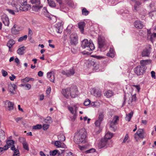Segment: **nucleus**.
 I'll return each mask as SVG.
<instances>
[{"label": "nucleus", "mask_w": 156, "mask_h": 156, "mask_svg": "<svg viewBox=\"0 0 156 156\" xmlns=\"http://www.w3.org/2000/svg\"><path fill=\"white\" fill-rule=\"evenodd\" d=\"M78 147L81 151L83 152H85L87 149L86 147L85 146H82L80 145H79Z\"/></svg>", "instance_id": "52"}, {"label": "nucleus", "mask_w": 156, "mask_h": 156, "mask_svg": "<svg viewBox=\"0 0 156 156\" xmlns=\"http://www.w3.org/2000/svg\"><path fill=\"white\" fill-rule=\"evenodd\" d=\"M63 23H64L62 21H60L56 24V31L58 33H61L62 32Z\"/></svg>", "instance_id": "9"}, {"label": "nucleus", "mask_w": 156, "mask_h": 156, "mask_svg": "<svg viewBox=\"0 0 156 156\" xmlns=\"http://www.w3.org/2000/svg\"><path fill=\"white\" fill-rule=\"evenodd\" d=\"M119 117L115 116L114 117L112 120L111 121L110 124V127L113 129V130L115 131V125L117 124V121L119 120Z\"/></svg>", "instance_id": "15"}, {"label": "nucleus", "mask_w": 156, "mask_h": 156, "mask_svg": "<svg viewBox=\"0 0 156 156\" xmlns=\"http://www.w3.org/2000/svg\"><path fill=\"white\" fill-rule=\"evenodd\" d=\"M26 49V47L23 46L17 50V53L19 55H22L24 54V51Z\"/></svg>", "instance_id": "31"}, {"label": "nucleus", "mask_w": 156, "mask_h": 156, "mask_svg": "<svg viewBox=\"0 0 156 156\" xmlns=\"http://www.w3.org/2000/svg\"><path fill=\"white\" fill-rule=\"evenodd\" d=\"M129 138V136L128 133L126 134L122 142V143H125L127 141Z\"/></svg>", "instance_id": "53"}, {"label": "nucleus", "mask_w": 156, "mask_h": 156, "mask_svg": "<svg viewBox=\"0 0 156 156\" xmlns=\"http://www.w3.org/2000/svg\"><path fill=\"white\" fill-rule=\"evenodd\" d=\"M11 149L14 151V153L13 156H19L20 152L18 149H16L14 145H13L12 147H11Z\"/></svg>", "instance_id": "29"}, {"label": "nucleus", "mask_w": 156, "mask_h": 156, "mask_svg": "<svg viewBox=\"0 0 156 156\" xmlns=\"http://www.w3.org/2000/svg\"><path fill=\"white\" fill-rule=\"evenodd\" d=\"M45 122L48 123H51L52 122L51 119L50 117H47L46 119H45Z\"/></svg>", "instance_id": "46"}, {"label": "nucleus", "mask_w": 156, "mask_h": 156, "mask_svg": "<svg viewBox=\"0 0 156 156\" xmlns=\"http://www.w3.org/2000/svg\"><path fill=\"white\" fill-rule=\"evenodd\" d=\"M136 94H134L132 96V97H131V100L129 99V100L128 101V104H131L133 102L136 101Z\"/></svg>", "instance_id": "32"}, {"label": "nucleus", "mask_w": 156, "mask_h": 156, "mask_svg": "<svg viewBox=\"0 0 156 156\" xmlns=\"http://www.w3.org/2000/svg\"><path fill=\"white\" fill-rule=\"evenodd\" d=\"M144 129H138L136 133L135 134V138H136V136L137 135L140 138H144L145 134Z\"/></svg>", "instance_id": "10"}, {"label": "nucleus", "mask_w": 156, "mask_h": 156, "mask_svg": "<svg viewBox=\"0 0 156 156\" xmlns=\"http://www.w3.org/2000/svg\"><path fill=\"white\" fill-rule=\"evenodd\" d=\"M42 7V6L40 5H34L32 6V9L34 11L37 12L40 10Z\"/></svg>", "instance_id": "30"}, {"label": "nucleus", "mask_w": 156, "mask_h": 156, "mask_svg": "<svg viewBox=\"0 0 156 156\" xmlns=\"http://www.w3.org/2000/svg\"><path fill=\"white\" fill-rule=\"evenodd\" d=\"M109 145V141L107 139L105 138L102 139L99 142L98 147L99 148H107Z\"/></svg>", "instance_id": "4"}, {"label": "nucleus", "mask_w": 156, "mask_h": 156, "mask_svg": "<svg viewBox=\"0 0 156 156\" xmlns=\"http://www.w3.org/2000/svg\"><path fill=\"white\" fill-rule=\"evenodd\" d=\"M94 151L95 149H92L87 150H86L85 152H86V153H90L91 152H94Z\"/></svg>", "instance_id": "59"}, {"label": "nucleus", "mask_w": 156, "mask_h": 156, "mask_svg": "<svg viewBox=\"0 0 156 156\" xmlns=\"http://www.w3.org/2000/svg\"><path fill=\"white\" fill-rule=\"evenodd\" d=\"M16 88V86L14 84H10L8 86V89L10 92L11 94H14V91Z\"/></svg>", "instance_id": "24"}, {"label": "nucleus", "mask_w": 156, "mask_h": 156, "mask_svg": "<svg viewBox=\"0 0 156 156\" xmlns=\"http://www.w3.org/2000/svg\"><path fill=\"white\" fill-rule=\"evenodd\" d=\"M85 25V23L84 22H80L78 23L79 28L82 32H83L84 31V28Z\"/></svg>", "instance_id": "33"}, {"label": "nucleus", "mask_w": 156, "mask_h": 156, "mask_svg": "<svg viewBox=\"0 0 156 156\" xmlns=\"http://www.w3.org/2000/svg\"><path fill=\"white\" fill-rule=\"evenodd\" d=\"M87 132L84 128H82L76 133L74 136V141L78 144L85 142Z\"/></svg>", "instance_id": "1"}, {"label": "nucleus", "mask_w": 156, "mask_h": 156, "mask_svg": "<svg viewBox=\"0 0 156 156\" xmlns=\"http://www.w3.org/2000/svg\"><path fill=\"white\" fill-rule=\"evenodd\" d=\"M113 136V134L110 132H107L105 135V138L108 140L111 138Z\"/></svg>", "instance_id": "37"}, {"label": "nucleus", "mask_w": 156, "mask_h": 156, "mask_svg": "<svg viewBox=\"0 0 156 156\" xmlns=\"http://www.w3.org/2000/svg\"><path fill=\"white\" fill-rule=\"evenodd\" d=\"M156 37V33H154L151 35H148V38L150 39V40L151 41H152V39L153 37Z\"/></svg>", "instance_id": "51"}, {"label": "nucleus", "mask_w": 156, "mask_h": 156, "mask_svg": "<svg viewBox=\"0 0 156 156\" xmlns=\"http://www.w3.org/2000/svg\"><path fill=\"white\" fill-rule=\"evenodd\" d=\"M3 23L5 26H8L9 25V21L8 17L5 14L3 15L2 17Z\"/></svg>", "instance_id": "18"}, {"label": "nucleus", "mask_w": 156, "mask_h": 156, "mask_svg": "<svg viewBox=\"0 0 156 156\" xmlns=\"http://www.w3.org/2000/svg\"><path fill=\"white\" fill-rule=\"evenodd\" d=\"M6 143L8 145L7 148H9V147L11 146H12V147L13 145H14V141L12 140H8L7 141Z\"/></svg>", "instance_id": "39"}, {"label": "nucleus", "mask_w": 156, "mask_h": 156, "mask_svg": "<svg viewBox=\"0 0 156 156\" xmlns=\"http://www.w3.org/2000/svg\"><path fill=\"white\" fill-rule=\"evenodd\" d=\"M133 86L135 87L137 90V92H140V86L139 85H133Z\"/></svg>", "instance_id": "54"}, {"label": "nucleus", "mask_w": 156, "mask_h": 156, "mask_svg": "<svg viewBox=\"0 0 156 156\" xmlns=\"http://www.w3.org/2000/svg\"><path fill=\"white\" fill-rule=\"evenodd\" d=\"M69 39L71 44L76 45L78 43V36L76 33H71L69 36Z\"/></svg>", "instance_id": "7"}, {"label": "nucleus", "mask_w": 156, "mask_h": 156, "mask_svg": "<svg viewBox=\"0 0 156 156\" xmlns=\"http://www.w3.org/2000/svg\"><path fill=\"white\" fill-rule=\"evenodd\" d=\"M42 126L41 124H37L33 126V129H41Z\"/></svg>", "instance_id": "42"}, {"label": "nucleus", "mask_w": 156, "mask_h": 156, "mask_svg": "<svg viewBox=\"0 0 156 156\" xmlns=\"http://www.w3.org/2000/svg\"><path fill=\"white\" fill-rule=\"evenodd\" d=\"M42 13L45 17L51 19V15L45 7H44L42 9Z\"/></svg>", "instance_id": "22"}, {"label": "nucleus", "mask_w": 156, "mask_h": 156, "mask_svg": "<svg viewBox=\"0 0 156 156\" xmlns=\"http://www.w3.org/2000/svg\"><path fill=\"white\" fill-rule=\"evenodd\" d=\"M70 89L67 88L66 89H63L62 90V93L63 95L66 97L67 98L69 96H70Z\"/></svg>", "instance_id": "21"}, {"label": "nucleus", "mask_w": 156, "mask_h": 156, "mask_svg": "<svg viewBox=\"0 0 156 156\" xmlns=\"http://www.w3.org/2000/svg\"><path fill=\"white\" fill-rule=\"evenodd\" d=\"M60 141L57 140L55 142V145L58 148H65L66 147V145L62 144Z\"/></svg>", "instance_id": "25"}, {"label": "nucleus", "mask_w": 156, "mask_h": 156, "mask_svg": "<svg viewBox=\"0 0 156 156\" xmlns=\"http://www.w3.org/2000/svg\"><path fill=\"white\" fill-rule=\"evenodd\" d=\"M47 77L50 81L55 83L54 75L51 72H48L47 73Z\"/></svg>", "instance_id": "23"}, {"label": "nucleus", "mask_w": 156, "mask_h": 156, "mask_svg": "<svg viewBox=\"0 0 156 156\" xmlns=\"http://www.w3.org/2000/svg\"><path fill=\"white\" fill-rule=\"evenodd\" d=\"M58 152V150H55L52 151H50L49 152V154L50 155L54 156Z\"/></svg>", "instance_id": "45"}, {"label": "nucleus", "mask_w": 156, "mask_h": 156, "mask_svg": "<svg viewBox=\"0 0 156 156\" xmlns=\"http://www.w3.org/2000/svg\"><path fill=\"white\" fill-rule=\"evenodd\" d=\"M113 95L112 92L110 90L108 91L105 94V95L108 98H110Z\"/></svg>", "instance_id": "40"}, {"label": "nucleus", "mask_w": 156, "mask_h": 156, "mask_svg": "<svg viewBox=\"0 0 156 156\" xmlns=\"http://www.w3.org/2000/svg\"><path fill=\"white\" fill-rule=\"evenodd\" d=\"M155 3L154 2H151V4H150L149 5V7L151 8V9H155Z\"/></svg>", "instance_id": "49"}, {"label": "nucleus", "mask_w": 156, "mask_h": 156, "mask_svg": "<svg viewBox=\"0 0 156 156\" xmlns=\"http://www.w3.org/2000/svg\"><path fill=\"white\" fill-rule=\"evenodd\" d=\"M66 156H74L73 154L71 152H68L66 153Z\"/></svg>", "instance_id": "63"}, {"label": "nucleus", "mask_w": 156, "mask_h": 156, "mask_svg": "<svg viewBox=\"0 0 156 156\" xmlns=\"http://www.w3.org/2000/svg\"><path fill=\"white\" fill-rule=\"evenodd\" d=\"M21 81L22 83H26L29 82V77H27L24 79H21Z\"/></svg>", "instance_id": "47"}, {"label": "nucleus", "mask_w": 156, "mask_h": 156, "mask_svg": "<svg viewBox=\"0 0 156 156\" xmlns=\"http://www.w3.org/2000/svg\"><path fill=\"white\" fill-rule=\"evenodd\" d=\"M19 140L20 142L22 143V144L26 142V139L23 137H19Z\"/></svg>", "instance_id": "48"}, {"label": "nucleus", "mask_w": 156, "mask_h": 156, "mask_svg": "<svg viewBox=\"0 0 156 156\" xmlns=\"http://www.w3.org/2000/svg\"><path fill=\"white\" fill-rule=\"evenodd\" d=\"M6 10L8 11L9 13L12 14L14 15L15 14L14 11L13 10L10 9H7Z\"/></svg>", "instance_id": "61"}, {"label": "nucleus", "mask_w": 156, "mask_h": 156, "mask_svg": "<svg viewBox=\"0 0 156 156\" xmlns=\"http://www.w3.org/2000/svg\"><path fill=\"white\" fill-rule=\"evenodd\" d=\"M22 6H20L19 8V11L20 10L23 11H27L31 9L30 5L27 4L26 0H23L21 4Z\"/></svg>", "instance_id": "6"}, {"label": "nucleus", "mask_w": 156, "mask_h": 156, "mask_svg": "<svg viewBox=\"0 0 156 156\" xmlns=\"http://www.w3.org/2000/svg\"><path fill=\"white\" fill-rule=\"evenodd\" d=\"M107 55L111 58H113L115 56V52L113 49L112 48H110L109 51L107 54Z\"/></svg>", "instance_id": "27"}, {"label": "nucleus", "mask_w": 156, "mask_h": 156, "mask_svg": "<svg viewBox=\"0 0 156 156\" xmlns=\"http://www.w3.org/2000/svg\"><path fill=\"white\" fill-rule=\"evenodd\" d=\"M5 104L6 107L7 108L8 110H12L13 109V103L9 101H5Z\"/></svg>", "instance_id": "17"}, {"label": "nucleus", "mask_w": 156, "mask_h": 156, "mask_svg": "<svg viewBox=\"0 0 156 156\" xmlns=\"http://www.w3.org/2000/svg\"><path fill=\"white\" fill-rule=\"evenodd\" d=\"M151 51V48L150 47L146 48L144 49L141 52V56L142 57H147L149 56Z\"/></svg>", "instance_id": "12"}, {"label": "nucleus", "mask_w": 156, "mask_h": 156, "mask_svg": "<svg viewBox=\"0 0 156 156\" xmlns=\"http://www.w3.org/2000/svg\"><path fill=\"white\" fill-rule=\"evenodd\" d=\"M82 14L83 15L87 16L89 14V11L85 8H83L82 11Z\"/></svg>", "instance_id": "41"}, {"label": "nucleus", "mask_w": 156, "mask_h": 156, "mask_svg": "<svg viewBox=\"0 0 156 156\" xmlns=\"http://www.w3.org/2000/svg\"><path fill=\"white\" fill-rule=\"evenodd\" d=\"M15 41L13 40H11L9 41L7 43V45L9 48V51L10 50L11 48L14 44H15Z\"/></svg>", "instance_id": "34"}, {"label": "nucleus", "mask_w": 156, "mask_h": 156, "mask_svg": "<svg viewBox=\"0 0 156 156\" xmlns=\"http://www.w3.org/2000/svg\"><path fill=\"white\" fill-rule=\"evenodd\" d=\"M98 41L99 47L102 48L105 44V39L104 37L99 36L98 38Z\"/></svg>", "instance_id": "16"}, {"label": "nucleus", "mask_w": 156, "mask_h": 156, "mask_svg": "<svg viewBox=\"0 0 156 156\" xmlns=\"http://www.w3.org/2000/svg\"><path fill=\"white\" fill-rule=\"evenodd\" d=\"M103 117L104 116L102 113H100L99 115L98 119L94 123L95 125L96 126L98 127L100 126Z\"/></svg>", "instance_id": "19"}, {"label": "nucleus", "mask_w": 156, "mask_h": 156, "mask_svg": "<svg viewBox=\"0 0 156 156\" xmlns=\"http://www.w3.org/2000/svg\"><path fill=\"white\" fill-rule=\"evenodd\" d=\"M1 72L2 73V76L4 77H5L8 75L7 72L3 69L2 70Z\"/></svg>", "instance_id": "56"}, {"label": "nucleus", "mask_w": 156, "mask_h": 156, "mask_svg": "<svg viewBox=\"0 0 156 156\" xmlns=\"http://www.w3.org/2000/svg\"><path fill=\"white\" fill-rule=\"evenodd\" d=\"M90 101L89 99H87V100H86L85 101L83 104H84V105L85 106H88V105H90Z\"/></svg>", "instance_id": "55"}, {"label": "nucleus", "mask_w": 156, "mask_h": 156, "mask_svg": "<svg viewBox=\"0 0 156 156\" xmlns=\"http://www.w3.org/2000/svg\"><path fill=\"white\" fill-rule=\"evenodd\" d=\"M23 0H13L11 2V5L15 7L16 10H15V12H18L19 11V8L20 5H21L22 2H23Z\"/></svg>", "instance_id": "3"}, {"label": "nucleus", "mask_w": 156, "mask_h": 156, "mask_svg": "<svg viewBox=\"0 0 156 156\" xmlns=\"http://www.w3.org/2000/svg\"><path fill=\"white\" fill-rule=\"evenodd\" d=\"M23 147L25 150L28 151L29 150L28 145L27 142L23 144Z\"/></svg>", "instance_id": "50"}, {"label": "nucleus", "mask_w": 156, "mask_h": 156, "mask_svg": "<svg viewBox=\"0 0 156 156\" xmlns=\"http://www.w3.org/2000/svg\"><path fill=\"white\" fill-rule=\"evenodd\" d=\"M58 139L61 141H63L65 140V137L62 133L60 134L58 136Z\"/></svg>", "instance_id": "38"}, {"label": "nucleus", "mask_w": 156, "mask_h": 156, "mask_svg": "<svg viewBox=\"0 0 156 156\" xmlns=\"http://www.w3.org/2000/svg\"><path fill=\"white\" fill-rule=\"evenodd\" d=\"M49 125L46 124H44L43 126V129L44 130H46L49 128Z\"/></svg>", "instance_id": "57"}, {"label": "nucleus", "mask_w": 156, "mask_h": 156, "mask_svg": "<svg viewBox=\"0 0 156 156\" xmlns=\"http://www.w3.org/2000/svg\"><path fill=\"white\" fill-rule=\"evenodd\" d=\"M134 2H135V4L134 6V9L137 10L139 6L141 5V3L139 0H136Z\"/></svg>", "instance_id": "35"}, {"label": "nucleus", "mask_w": 156, "mask_h": 156, "mask_svg": "<svg viewBox=\"0 0 156 156\" xmlns=\"http://www.w3.org/2000/svg\"><path fill=\"white\" fill-rule=\"evenodd\" d=\"M70 89V96L73 98L76 97L77 95L78 91L76 87H71Z\"/></svg>", "instance_id": "13"}, {"label": "nucleus", "mask_w": 156, "mask_h": 156, "mask_svg": "<svg viewBox=\"0 0 156 156\" xmlns=\"http://www.w3.org/2000/svg\"><path fill=\"white\" fill-rule=\"evenodd\" d=\"M90 93L92 95L97 98L100 97L101 95V90L94 88L91 90Z\"/></svg>", "instance_id": "11"}, {"label": "nucleus", "mask_w": 156, "mask_h": 156, "mask_svg": "<svg viewBox=\"0 0 156 156\" xmlns=\"http://www.w3.org/2000/svg\"><path fill=\"white\" fill-rule=\"evenodd\" d=\"M27 35H25L23 36H22L20 37L18 39V41L19 42H21L23 41H25L27 39Z\"/></svg>", "instance_id": "44"}, {"label": "nucleus", "mask_w": 156, "mask_h": 156, "mask_svg": "<svg viewBox=\"0 0 156 156\" xmlns=\"http://www.w3.org/2000/svg\"><path fill=\"white\" fill-rule=\"evenodd\" d=\"M133 112H132L126 115L125 118L126 120L128 122L129 121L133 115Z\"/></svg>", "instance_id": "36"}, {"label": "nucleus", "mask_w": 156, "mask_h": 156, "mask_svg": "<svg viewBox=\"0 0 156 156\" xmlns=\"http://www.w3.org/2000/svg\"><path fill=\"white\" fill-rule=\"evenodd\" d=\"M135 27L136 28L141 29L143 28L144 25L139 20H136L134 23Z\"/></svg>", "instance_id": "20"}, {"label": "nucleus", "mask_w": 156, "mask_h": 156, "mask_svg": "<svg viewBox=\"0 0 156 156\" xmlns=\"http://www.w3.org/2000/svg\"><path fill=\"white\" fill-rule=\"evenodd\" d=\"M68 108L70 112L73 114L76 113L77 110V108L76 105L74 106L73 107H68Z\"/></svg>", "instance_id": "28"}, {"label": "nucleus", "mask_w": 156, "mask_h": 156, "mask_svg": "<svg viewBox=\"0 0 156 156\" xmlns=\"http://www.w3.org/2000/svg\"><path fill=\"white\" fill-rule=\"evenodd\" d=\"M43 73L41 71H39L38 73V75L40 77L43 76Z\"/></svg>", "instance_id": "64"}, {"label": "nucleus", "mask_w": 156, "mask_h": 156, "mask_svg": "<svg viewBox=\"0 0 156 156\" xmlns=\"http://www.w3.org/2000/svg\"><path fill=\"white\" fill-rule=\"evenodd\" d=\"M20 30V27L18 25L15 24L12 28L11 33L13 34L16 35L19 34Z\"/></svg>", "instance_id": "14"}, {"label": "nucleus", "mask_w": 156, "mask_h": 156, "mask_svg": "<svg viewBox=\"0 0 156 156\" xmlns=\"http://www.w3.org/2000/svg\"><path fill=\"white\" fill-rule=\"evenodd\" d=\"M81 46L83 48L89 51H92L94 49V46L92 41L90 40L89 41L87 39H85L83 41Z\"/></svg>", "instance_id": "2"}, {"label": "nucleus", "mask_w": 156, "mask_h": 156, "mask_svg": "<svg viewBox=\"0 0 156 156\" xmlns=\"http://www.w3.org/2000/svg\"><path fill=\"white\" fill-rule=\"evenodd\" d=\"M75 73V70L72 68L69 70H66L65 71H62V73L66 76H70L73 75Z\"/></svg>", "instance_id": "8"}, {"label": "nucleus", "mask_w": 156, "mask_h": 156, "mask_svg": "<svg viewBox=\"0 0 156 156\" xmlns=\"http://www.w3.org/2000/svg\"><path fill=\"white\" fill-rule=\"evenodd\" d=\"M151 61V60H142L140 61V64L143 67H145V66L150 64Z\"/></svg>", "instance_id": "26"}, {"label": "nucleus", "mask_w": 156, "mask_h": 156, "mask_svg": "<svg viewBox=\"0 0 156 156\" xmlns=\"http://www.w3.org/2000/svg\"><path fill=\"white\" fill-rule=\"evenodd\" d=\"M25 87H26L28 90H29L31 88V85L29 83H25Z\"/></svg>", "instance_id": "60"}, {"label": "nucleus", "mask_w": 156, "mask_h": 156, "mask_svg": "<svg viewBox=\"0 0 156 156\" xmlns=\"http://www.w3.org/2000/svg\"><path fill=\"white\" fill-rule=\"evenodd\" d=\"M16 76H15L14 75L12 74L11 76H10L9 77V79L10 80L12 81H13L14 80V79L16 78Z\"/></svg>", "instance_id": "62"}, {"label": "nucleus", "mask_w": 156, "mask_h": 156, "mask_svg": "<svg viewBox=\"0 0 156 156\" xmlns=\"http://www.w3.org/2000/svg\"><path fill=\"white\" fill-rule=\"evenodd\" d=\"M145 67H143L141 65L137 66L134 69L135 73L138 75L143 74L146 70Z\"/></svg>", "instance_id": "5"}, {"label": "nucleus", "mask_w": 156, "mask_h": 156, "mask_svg": "<svg viewBox=\"0 0 156 156\" xmlns=\"http://www.w3.org/2000/svg\"><path fill=\"white\" fill-rule=\"evenodd\" d=\"M151 74L152 77L154 79H155V73L154 71H152L151 72Z\"/></svg>", "instance_id": "58"}, {"label": "nucleus", "mask_w": 156, "mask_h": 156, "mask_svg": "<svg viewBox=\"0 0 156 156\" xmlns=\"http://www.w3.org/2000/svg\"><path fill=\"white\" fill-rule=\"evenodd\" d=\"M31 2L32 4H35V5H39L40 4V0H32Z\"/></svg>", "instance_id": "43"}]
</instances>
